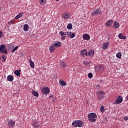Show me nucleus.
<instances>
[{"instance_id":"obj_1","label":"nucleus","mask_w":128,"mask_h":128,"mask_svg":"<svg viewBox=\"0 0 128 128\" xmlns=\"http://www.w3.org/2000/svg\"><path fill=\"white\" fill-rule=\"evenodd\" d=\"M96 118H98L96 114L94 112H92L88 114V118L90 122H94L96 120Z\"/></svg>"},{"instance_id":"obj_2","label":"nucleus","mask_w":128,"mask_h":128,"mask_svg":"<svg viewBox=\"0 0 128 128\" xmlns=\"http://www.w3.org/2000/svg\"><path fill=\"white\" fill-rule=\"evenodd\" d=\"M0 52L8 54V52L5 44H2L0 45Z\"/></svg>"},{"instance_id":"obj_3","label":"nucleus","mask_w":128,"mask_h":128,"mask_svg":"<svg viewBox=\"0 0 128 128\" xmlns=\"http://www.w3.org/2000/svg\"><path fill=\"white\" fill-rule=\"evenodd\" d=\"M14 124H16V122L13 120H8V126L9 128H14Z\"/></svg>"},{"instance_id":"obj_4","label":"nucleus","mask_w":128,"mask_h":128,"mask_svg":"<svg viewBox=\"0 0 128 128\" xmlns=\"http://www.w3.org/2000/svg\"><path fill=\"white\" fill-rule=\"evenodd\" d=\"M62 16L63 18H64V20H68V18H70L72 16V14H70V13L66 12L62 15Z\"/></svg>"},{"instance_id":"obj_5","label":"nucleus","mask_w":128,"mask_h":128,"mask_svg":"<svg viewBox=\"0 0 128 128\" xmlns=\"http://www.w3.org/2000/svg\"><path fill=\"white\" fill-rule=\"evenodd\" d=\"M41 90L42 94H50V89L48 88V87H43L42 88Z\"/></svg>"},{"instance_id":"obj_6","label":"nucleus","mask_w":128,"mask_h":128,"mask_svg":"<svg viewBox=\"0 0 128 128\" xmlns=\"http://www.w3.org/2000/svg\"><path fill=\"white\" fill-rule=\"evenodd\" d=\"M100 14H102V11L100 10H94L92 13V16H98Z\"/></svg>"},{"instance_id":"obj_7","label":"nucleus","mask_w":128,"mask_h":128,"mask_svg":"<svg viewBox=\"0 0 128 128\" xmlns=\"http://www.w3.org/2000/svg\"><path fill=\"white\" fill-rule=\"evenodd\" d=\"M80 54L84 58H86V56H88V52H86V49L82 50L80 52Z\"/></svg>"},{"instance_id":"obj_8","label":"nucleus","mask_w":128,"mask_h":128,"mask_svg":"<svg viewBox=\"0 0 128 128\" xmlns=\"http://www.w3.org/2000/svg\"><path fill=\"white\" fill-rule=\"evenodd\" d=\"M102 72L104 70V66H95V71L96 72Z\"/></svg>"},{"instance_id":"obj_9","label":"nucleus","mask_w":128,"mask_h":128,"mask_svg":"<svg viewBox=\"0 0 128 128\" xmlns=\"http://www.w3.org/2000/svg\"><path fill=\"white\" fill-rule=\"evenodd\" d=\"M82 38L84 40H90V36L88 34H84L82 36Z\"/></svg>"},{"instance_id":"obj_10","label":"nucleus","mask_w":128,"mask_h":128,"mask_svg":"<svg viewBox=\"0 0 128 128\" xmlns=\"http://www.w3.org/2000/svg\"><path fill=\"white\" fill-rule=\"evenodd\" d=\"M114 23L112 20H108L106 24V26H108V28H112V24Z\"/></svg>"},{"instance_id":"obj_11","label":"nucleus","mask_w":128,"mask_h":128,"mask_svg":"<svg viewBox=\"0 0 128 128\" xmlns=\"http://www.w3.org/2000/svg\"><path fill=\"white\" fill-rule=\"evenodd\" d=\"M122 97L119 96L117 100L114 102V104H122Z\"/></svg>"},{"instance_id":"obj_12","label":"nucleus","mask_w":128,"mask_h":128,"mask_svg":"<svg viewBox=\"0 0 128 128\" xmlns=\"http://www.w3.org/2000/svg\"><path fill=\"white\" fill-rule=\"evenodd\" d=\"M53 46L55 48H60V46H62V42H55L53 44Z\"/></svg>"},{"instance_id":"obj_13","label":"nucleus","mask_w":128,"mask_h":128,"mask_svg":"<svg viewBox=\"0 0 128 128\" xmlns=\"http://www.w3.org/2000/svg\"><path fill=\"white\" fill-rule=\"evenodd\" d=\"M108 46H110V42H106L102 44V48L103 50H106L108 48Z\"/></svg>"},{"instance_id":"obj_14","label":"nucleus","mask_w":128,"mask_h":128,"mask_svg":"<svg viewBox=\"0 0 128 128\" xmlns=\"http://www.w3.org/2000/svg\"><path fill=\"white\" fill-rule=\"evenodd\" d=\"M113 28H120V24L118 22H114Z\"/></svg>"},{"instance_id":"obj_15","label":"nucleus","mask_w":128,"mask_h":128,"mask_svg":"<svg viewBox=\"0 0 128 128\" xmlns=\"http://www.w3.org/2000/svg\"><path fill=\"white\" fill-rule=\"evenodd\" d=\"M94 50H90L88 54V56H94Z\"/></svg>"},{"instance_id":"obj_16","label":"nucleus","mask_w":128,"mask_h":128,"mask_svg":"<svg viewBox=\"0 0 128 128\" xmlns=\"http://www.w3.org/2000/svg\"><path fill=\"white\" fill-rule=\"evenodd\" d=\"M78 120H75L72 122V126L74 128H76L78 127Z\"/></svg>"},{"instance_id":"obj_17","label":"nucleus","mask_w":128,"mask_h":128,"mask_svg":"<svg viewBox=\"0 0 128 128\" xmlns=\"http://www.w3.org/2000/svg\"><path fill=\"white\" fill-rule=\"evenodd\" d=\"M84 122H82V121L80 120H78V128H82L84 126Z\"/></svg>"},{"instance_id":"obj_18","label":"nucleus","mask_w":128,"mask_h":128,"mask_svg":"<svg viewBox=\"0 0 128 128\" xmlns=\"http://www.w3.org/2000/svg\"><path fill=\"white\" fill-rule=\"evenodd\" d=\"M28 60L30 64V68H34V62H32L30 59H29Z\"/></svg>"},{"instance_id":"obj_19","label":"nucleus","mask_w":128,"mask_h":128,"mask_svg":"<svg viewBox=\"0 0 128 128\" xmlns=\"http://www.w3.org/2000/svg\"><path fill=\"white\" fill-rule=\"evenodd\" d=\"M7 80L8 82H12L14 80V76L12 75H8L7 76Z\"/></svg>"},{"instance_id":"obj_20","label":"nucleus","mask_w":128,"mask_h":128,"mask_svg":"<svg viewBox=\"0 0 128 128\" xmlns=\"http://www.w3.org/2000/svg\"><path fill=\"white\" fill-rule=\"evenodd\" d=\"M24 16V13L22 12H20L16 17L15 19L18 20V18H22Z\"/></svg>"},{"instance_id":"obj_21","label":"nucleus","mask_w":128,"mask_h":128,"mask_svg":"<svg viewBox=\"0 0 128 128\" xmlns=\"http://www.w3.org/2000/svg\"><path fill=\"white\" fill-rule=\"evenodd\" d=\"M14 73L17 76H20V70H16Z\"/></svg>"},{"instance_id":"obj_22","label":"nucleus","mask_w":128,"mask_h":128,"mask_svg":"<svg viewBox=\"0 0 128 128\" xmlns=\"http://www.w3.org/2000/svg\"><path fill=\"white\" fill-rule=\"evenodd\" d=\"M28 24H25L24 25V32H28Z\"/></svg>"},{"instance_id":"obj_23","label":"nucleus","mask_w":128,"mask_h":128,"mask_svg":"<svg viewBox=\"0 0 128 128\" xmlns=\"http://www.w3.org/2000/svg\"><path fill=\"white\" fill-rule=\"evenodd\" d=\"M118 36L121 40H126V36H123L121 33L118 34Z\"/></svg>"},{"instance_id":"obj_24","label":"nucleus","mask_w":128,"mask_h":128,"mask_svg":"<svg viewBox=\"0 0 128 128\" xmlns=\"http://www.w3.org/2000/svg\"><path fill=\"white\" fill-rule=\"evenodd\" d=\"M50 52H54L56 50V48L52 46H50L49 48Z\"/></svg>"},{"instance_id":"obj_25","label":"nucleus","mask_w":128,"mask_h":128,"mask_svg":"<svg viewBox=\"0 0 128 128\" xmlns=\"http://www.w3.org/2000/svg\"><path fill=\"white\" fill-rule=\"evenodd\" d=\"M60 66L63 68H66V63L64 62H63L60 63Z\"/></svg>"},{"instance_id":"obj_26","label":"nucleus","mask_w":128,"mask_h":128,"mask_svg":"<svg viewBox=\"0 0 128 128\" xmlns=\"http://www.w3.org/2000/svg\"><path fill=\"white\" fill-rule=\"evenodd\" d=\"M60 84H61L62 86H66V83L64 82V81L62 80H60L59 81Z\"/></svg>"},{"instance_id":"obj_27","label":"nucleus","mask_w":128,"mask_h":128,"mask_svg":"<svg viewBox=\"0 0 128 128\" xmlns=\"http://www.w3.org/2000/svg\"><path fill=\"white\" fill-rule=\"evenodd\" d=\"M32 94H34L35 96H38V92H36L34 90H32Z\"/></svg>"},{"instance_id":"obj_28","label":"nucleus","mask_w":128,"mask_h":128,"mask_svg":"<svg viewBox=\"0 0 128 128\" xmlns=\"http://www.w3.org/2000/svg\"><path fill=\"white\" fill-rule=\"evenodd\" d=\"M40 4L44 6L46 4V0H40Z\"/></svg>"},{"instance_id":"obj_29","label":"nucleus","mask_w":128,"mask_h":128,"mask_svg":"<svg viewBox=\"0 0 128 128\" xmlns=\"http://www.w3.org/2000/svg\"><path fill=\"white\" fill-rule=\"evenodd\" d=\"M116 56L118 58H122V52H118L116 54Z\"/></svg>"},{"instance_id":"obj_30","label":"nucleus","mask_w":128,"mask_h":128,"mask_svg":"<svg viewBox=\"0 0 128 128\" xmlns=\"http://www.w3.org/2000/svg\"><path fill=\"white\" fill-rule=\"evenodd\" d=\"M67 28L68 30H72V24H68L67 26Z\"/></svg>"},{"instance_id":"obj_31","label":"nucleus","mask_w":128,"mask_h":128,"mask_svg":"<svg viewBox=\"0 0 128 128\" xmlns=\"http://www.w3.org/2000/svg\"><path fill=\"white\" fill-rule=\"evenodd\" d=\"M71 34H72V32H65V36H68V38H70Z\"/></svg>"},{"instance_id":"obj_32","label":"nucleus","mask_w":128,"mask_h":128,"mask_svg":"<svg viewBox=\"0 0 128 128\" xmlns=\"http://www.w3.org/2000/svg\"><path fill=\"white\" fill-rule=\"evenodd\" d=\"M76 36V33L73 32L70 34V38H74Z\"/></svg>"},{"instance_id":"obj_33","label":"nucleus","mask_w":128,"mask_h":128,"mask_svg":"<svg viewBox=\"0 0 128 128\" xmlns=\"http://www.w3.org/2000/svg\"><path fill=\"white\" fill-rule=\"evenodd\" d=\"M60 36H66V33H64V32H62V31H60L59 32Z\"/></svg>"},{"instance_id":"obj_34","label":"nucleus","mask_w":128,"mask_h":128,"mask_svg":"<svg viewBox=\"0 0 128 128\" xmlns=\"http://www.w3.org/2000/svg\"><path fill=\"white\" fill-rule=\"evenodd\" d=\"M14 48V44L9 45L8 46V50H12Z\"/></svg>"},{"instance_id":"obj_35","label":"nucleus","mask_w":128,"mask_h":128,"mask_svg":"<svg viewBox=\"0 0 128 128\" xmlns=\"http://www.w3.org/2000/svg\"><path fill=\"white\" fill-rule=\"evenodd\" d=\"M18 46H16L14 48H13L12 50V52L14 53V52H16V50H18Z\"/></svg>"},{"instance_id":"obj_36","label":"nucleus","mask_w":128,"mask_h":128,"mask_svg":"<svg viewBox=\"0 0 128 128\" xmlns=\"http://www.w3.org/2000/svg\"><path fill=\"white\" fill-rule=\"evenodd\" d=\"M100 112H104V106H101L100 107Z\"/></svg>"},{"instance_id":"obj_37","label":"nucleus","mask_w":128,"mask_h":128,"mask_svg":"<svg viewBox=\"0 0 128 128\" xmlns=\"http://www.w3.org/2000/svg\"><path fill=\"white\" fill-rule=\"evenodd\" d=\"M98 94H100V96H104V92L99 91Z\"/></svg>"},{"instance_id":"obj_38","label":"nucleus","mask_w":128,"mask_h":128,"mask_svg":"<svg viewBox=\"0 0 128 128\" xmlns=\"http://www.w3.org/2000/svg\"><path fill=\"white\" fill-rule=\"evenodd\" d=\"M33 126L34 128H38V123H34L33 124Z\"/></svg>"},{"instance_id":"obj_39","label":"nucleus","mask_w":128,"mask_h":128,"mask_svg":"<svg viewBox=\"0 0 128 128\" xmlns=\"http://www.w3.org/2000/svg\"><path fill=\"white\" fill-rule=\"evenodd\" d=\"M2 60H3L2 62H6V56L2 55Z\"/></svg>"},{"instance_id":"obj_40","label":"nucleus","mask_w":128,"mask_h":128,"mask_svg":"<svg viewBox=\"0 0 128 128\" xmlns=\"http://www.w3.org/2000/svg\"><path fill=\"white\" fill-rule=\"evenodd\" d=\"M88 77L89 78H92V73L88 74Z\"/></svg>"},{"instance_id":"obj_41","label":"nucleus","mask_w":128,"mask_h":128,"mask_svg":"<svg viewBox=\"0 0 128 128\" xmlns=\"http://www.w3.org/2000/svg\"><path fill=\"white\" fill-rule=\"evenodd\" d=\"M84 66H88L90 64V62H88L84 61Z\"/></svg>"},{"instance_id":"obj_42","label":"nucleus","mask_w":128,"mask_h":128,"mask_svg":"<svg viewBox=\"0 0 128 128\" xmlns=\"http://www.w3.org/2000/svg\"><path fill=\"white\" fill-rule=\"evenodd\" d=\"M2 38V31H0V38Z\"/></svg>"},{"instance_id":"obj_43","label":"nucleus","mask_w":128,"mask_h":128,"mask_svg":"<svg viewBox=\"0 0 128 128\" xmlns=\"http://www.w3.org/2000/svg\"><path fill=\"white\" fill-rule=\"evenodd\" d=\"M61 40H66V36H62L61 37Z\"/></svg>"},{"instance_id":"obj_44","label":"nucleus","mask_w":128,"mask_h":128,"mask_svg":"<svg viewBox=\"0 0 128 128\" xmlns=\"http://www.w3.org/2000/svg\"><path fill=\"white\" fill-rule=\"evenodd\" d=\"M12 24V20L10 21V22H8V24H9V26H10V24Z\"/></svg>"},{"instance_id":"obj_45","label":"nucleus","mask_w":128,"mask_h":128,"mask_svg":"<svg viewBox=\"0 0 128 128\" xmlns=\"http://www.w3.org/2000/svg\"><path fill=\"white\" fill-rule=\"evenodd\" d=\"M124 118L125 120H128V116L124 117Z\"/></svg>"},{"instance_id":"obj_46","label":"nucleus","mask_w":128,"mask_h":128,"mask_svg":"<svg viewBox=\"0 0 128 128\" xmlns=\"http://www.w3.org/2000/svg\"><path fill=\"white\" fill-rule=\"evenodd\" d=\"M50 98H52V96H50Z\"/></svg>"},{"instance_id":"obj_47","label":"nucleus","mask_w":128,"mask_h":128,"mask_svg":"<svg viewBox=\"0 0 128 128\" xmlns=\"http://www.w3.org/2000/svg\"><path fill=\"white\" fill-rule=\"evenodd\" d=\"M58 0H56V2H58Z\"/></svg>"},{"instance_id":"obj_48","label":"nucleus","mask_w":128,"mask_h":128,"mask_svg":"<svg viewBox=\"0 0 128 128\" xmlns=\"http://www.w3.org/2000/svg\"><path fill=\"white\" fill-rule=\"evenodd\" d=\"M108 39L110 40V38H108Z\"/></svg>"},{"instance_id":"obj_49","label":"nucleus","mask_w":128,"mask_h":128,"mask_svg":"<svg viewBox=\"0 0 128 128\" xmlns=\"http://www.w3.org/2000/svg\"><path fill=\"white\" fill-rule=\"evenodd\" d=\"M0 10H1V8H0Z\"/></svg>"}]
</instances>
